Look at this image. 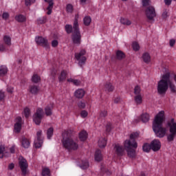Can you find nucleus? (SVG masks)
I'll list each match as a JSON object with an SVG mask.
<instances>
[{"mask_svg": "<svg viewBox=\"0 0 176 176\" xmlns=\"http://www.w3.org/2000/svg\"><path fill=\"white\" fill-rule=\"evenodd\" d=\"M85 54H86V51L85 50H82L79 52L75 54V58L78 61V65L80 67H82V65H85V63H86L87 59Z\"/></svg>", "mask_w": 176, "mask_h": 176, "instance_id": "9", "label": "nucleus"}, {"mask_svg": "<svg viewBox=\"0 0 176 176\" xmlns=\"http://www.w3.org/2000/svg\"><path fill=\"white\" fill-rule=\"evenodd\" d=\"M52 109H53V104H50L45 108V112L47 116H50V115H52Z\"/></svg>", "mask_w": 176, "mask_h": 176, "instance_id": "30", "label": "nucleus"}, {"mask_svg": "<svg viewBox=\"0 0 176 176\" xmlns=\"http://www.w3.org/2000/svg\"><path fill=\"white\" fill-rule=\"evenodd\" d=\"M134 101L136 105H141V104H142V96L141 95L135 96Z\"/></svg>", "mask_w": 176, "mask_h": 176, "instance_id": "28", "label": "nucleus"}, {"mask_svg": "<svg viewBox=\"0 0 176 176\" xmlns=\"http://www.w3.org/2000/svg\"><path fill=\"white\" fill-rule=\"evenodd\" d=\"M67 74H68V72L65 70L62 71L58 76L59 81L64 82L67 79Z\"/></svg>", "mask_w": 176, "mask_h": 176, "instance_id": "27", "label": "nucleus"}, {"mask_svg": "<svg viewBox=\"0 0 176 176\" xmlns=\"http://www.w3.org/2000/svg\"><path fill=\"white\" fill-rule=\"evenodd\" d=\"M19 166L21 167L22 174L25 175L27 174V168L28 167V164H27V160L23 157H19Z\"/></svg>", "mask_w": 176, "mask_h": 176, "instance_id": "11", "label": "nucleus"}, {"mask_svg": "<svg viewBox=\"0 0 176 176\" xmlns=\"http://www.w3.org/2000/svg\"><path fill=\"white\" fill-rule=\"evenodd\" d=\"M15 20L18 23H25V21H27V18L23 14H18L15 16Z\"/></svg>", "mask_w": 176, "mask_h": 176, "instance_id": "21", "label": "nucleus"}, {"mask_svg": "<svg viewBox=\"0 0 176 176\" xmlns=\"http://www.w3.org/2000/svg\"><path fill=\"white\" fill-rule=\"evenodd\" d=\"M29 91L32 94H38L39 92V88L36 85H31L29 88Z\"/></svg>", "mask_w": 176, "mask_h": 176, "instance_id": "24", "label": "nucleus"}, {"mask_svg": "<svg viewBox=\"0 0 176 176\" xmlns=\"http://www.w3.org/2000/svg\"><path fill=\"white\" fill-rule=\"evenodd\" d=\"M162 147V144L160 143V141L157 140H154L151 143V148L154 152H157Z\"/></svg>", "mask_w": 176, "mask_h": 176, "instance_id": "13", "label": "nucleus"}, {"mask_svg": "<svg viewBox=\"0 0 176 176\" xmlns=\"http://www.w3.org/2000/svg\"><path fill=\"white\" fill-rule=\"evenodd\" d=\"M14 90V88H13V87H7V91H8V93H10V94H12V93H13Z\"/></svg>", "mask_w": 176, "mask_h": 176, "instance_id": "57", "label": "nucleus"}, {"mask_svg": "<svg viewBox=\"0 0 176 176\" xmlns=\"http://www.w3.org/2000/svg\"><path fill=\"white\" fill-rule=\"evenodd\" d=\"M21 124H23L21 117H17L16 119V123L14 126V131H16V133H20L21 130Z\"/></svg>", "mask_w": 176, "mask_h": 176, "instance_id": "14", "label": "nucleus"}, {"mask_svg": "<svg viewBox=\"0 0 176 176\" xmlns=\"http://www.w3.org/2000/svg\"><path fill=\"white\" fill-rule=\"evenodd\" d=\"M67 82H69V83H74L75 86H80V83H82L80 80L74 78H68Z\"/></svg>", "mask_w": 176, "mask_h": 176, "instance_id": "35", "label": "nucleus"}, {"mask_svg": "<svg viewBox=\"0 0 176 176\" xmlns=\"http://www.w3.org/2000/svg\"><path fill=\"white\" fill-rule=\"evenodd\" d=\"M66 12L67 13L72 14V13H74V6L71 3L66 5Z\"/></svg>", "mask_w": 176, "mask_h": 176, "instance_id": "37", "label": "nucleus"}, {"mask_svg": "<svg viewBox=\"0 0 176 176\" xmlns=\"http://www.w3.org/2000/svg\"><path fill=\"white\" fill-rule=\"evenodd\" d=\"M2 17L4 20H8V19H9V13L8 12H3Z\"/></svg>", "mask_w": 176, "mask_h": 176, "instance_id": "55", "label": "nucleus"}, {"mask_svg": "<svg viewBox=\"0 0 176 176\" xmlns=\"http://www.w3.org/2000/svg\"><path fill=\"white\" fill-rule=\"evenodd\" d=\"M36 43L37 45H40L43 47H49V42H47V39L42 37V36H36L35 38Z\"/></svg>", "mask_w": 176, "mask_h": 176, "instance_id": "12", "label": "nucleus"}, {"mask_svg": "<svg viewBox=\"0 0 176 176\" xmlns=\"http://www.w3.org/2000/svg\"><path fill=\"white\" fill-rule=\"evenodd\" d=\"M168 83H170V73H166L162 76V78L158 81L157 91L160 96H164L168 90Z\"/></svg>", "mask_w": 176, "mask_h": 176, "instance_id": "4", "label": "nucleus"}, {"mask_svg": "<svg viewBox=\"0 0 176 176\" xmlns=\"http://www.w3.org/2000/svg\"><path fill=\"white\" fill-rule=\"evenodd\" d=\"M132 48L134 52H138L140 49V44L137 41L133 42L132 43Z\"/></svg>", "mask_w": 176, "mask_h": 176, "instance_id": "38", "label": "nucleus"}, {"mask_svg": "<svg viewBox=\"0 0 176 176\" xmlns=\"http://www.w3.org/2000/svg\"><path fill=\"white\" fill-rule=\"evenodd\" d=\"M145 14L150 23H155V17H156L155 7L152 6H148L145 10Z\"/></svg>", "mask_w": 176, "mask_h": 176, "instance_id": "7", "label": "nucleus"}, {"mask_svg": "<svg viewBox=\"0 0 176 176\" xmlns=\"http://www.w3.org/2000/svg\"><path fill=\"white\" fill-rule=\"evenodd\" d=\"M3 42L7 46H12V37L8 35L3 36Z\"/></svg>", "mask_w": 176, "mask_h": 176, "instance_id": "25", "label": "nucleus"}, {"mask_svg": "<svg viewBox=\"0 0 176 176\" xmlns=\"http://www.w3.org/2000/svg\"><path fill=\"white\" fill-rule=\"evenodd\" d=\"M114 102L115 104H119V102H120V97L116 98L114 100Z\"/></svg>", "mask_w": 176, "mask_h": 176, "instance_id": "60", "label": "nucleus"}, {"mask_svg": "<svg viewBox=\"0 0 176 176\" xmlns=\"http://www.w3.org/2000/svg\"><path fill=\"white\" fill-rule=\"evenodd\" d=\"M95 160L96 162H101L102 160V154H101L100 150H96L95 152Z\"/></svg>", "mask_w": 176, "mask_h": 176, "instance_id": "23", "label": "nucleus"}, {"mask_svg": "<svg viewBox=\"0 0 176 176\" xmlns=\"http://www.w3.org/2000/svg\"><path fill=\"white\" fill-rule=\"evenodd\" d=\"M142 149H143L144 152H149V151H151V149H152V147H151V144H144Z\"/></svg>", "mask_w": 176, "mask_h": 176, "instance_id": "44", "label": "nucleus"}, {"mask_svg": "<svg viewBox=\"0 0 176 176\" xmlns=\"http://www.w3.org/2000/svg\"><path fill=\"white\" fill-rule=\"evenodd\" d=\"M83 23L85 25L88 26L90 25V23H91V18L90 16H85L83 19Z\"/></svg>", "mask_w": 176, "mask_h": 176, "instance_id": "40", "label": "nucleus"}, {"mask_svg": "<svg viewBox=\"0 0 176 176\" xmlns=\"http://www.w3.org/2000/svg\"><path fill=\"white\" fill-rule=\"evenodd\" d=\"M43 176H50V170L47 168H43L42 171Z\"/></svg>", "mask_w": 176, "mask_h": 176, "instance_id": "46", "label": "nucleus"}, {"mask_svg": "<svg viewBox=\"0 0 176 176\" xmlns=\"http://www.w3.org/2000/svg\"><path fill=\"white\" fill-rule=\"evenodd\" d=\"M25 118H29L30 115V109L25 108L23 111Z\"/></svg>", "mask_w": 176, "mask_h": 176, "instance_id": "50", "label": "nucleus"}, {"mask_svg": "<svg viewBox=\"0 0 176 176\" xmlns=\"http://www.w3.org/2000/svg\"><path fill=\"white\" fill-rule=\"evenodd\" d=\"M174 45H175V40L171 39L170 41V46L173 47V46H174Z\"/></svg>", "mask_w": 176, "mask_h": 176, "instance_id": "61", "label": "nucleus"}, {"mask_svg": "<svg viewBox=\"0 0 176 176\" xmlns=\"http://www.w3.org/2000/svg\"><path fill=\"white\" fill-rule=\"evenodd\" d=\"M5 49V45L0 44V52H3Z\"/></svg>", "mask_w": 176, "mask_h": 176, "instance_id": "62", "label": "nucleus"}, {"mask_svg": "<svg viewBox=\"0 0 176 176\" xmlns=\"http://www.w3.org/2000/svg\"><path fill=\"white\" fill-rule=\"evenodd\" d=\"M56 74H57V71L56 70V69H52L51 70V75H52V76H54V75H56Z\"/></svg>", "mask_w": 176, "mask_h": 176, "instance_id": "59", "label": "nucleus"}, {"mask_svg": "<svg viewBox=\"0 0 176 176\" xmlns=\"http://www.w3.org/2000/svg\"><path fill=\"white\" fill-rule=\"evenodd\" d=\"M65 31L67 34H71V32H72V34H74V28H72V25H65Z\"/></svg>", "mask_w": 176, "mask_h": 176, "instance_id": "42", "label": "nucleus"}, {"mask_svg": "<svg viewBox=\"0 0 176 176\" xmlns=\"http://www.w3.org/2000/svg\"><path fill=\"white\" fill-rule=\"evenodd\" d=\"M85 94H86V92L83 89H78L74 92V96L76 97V98H78V99H80L82 97H85Z\"/></svg>", "mask_w": 176, "mask_h": 176, "instance_id": "16", "label": "nucleus"}, {"mask_svg": "<svg viewBox=\"0 0 176 176\" xmlns=\"http://www.w3.org/2000/svg\"><path fill=\"white\" fill-rule=\"evenodd\" d=\"M107 115H108V112L105 110L101 111L100 113V116H101V118H105V116H107Z\"/></svg>", "mask_w": 176, "mask_h": 176, "instance_id": "53", "label": "nucleus"}, {"mask_svg": "<svg viewBox=\"0 0 176 176\" xmlns=\"http://www.w3.org/2000/svg\"><path fill=\"white\" fill-rule=\"evenodd\" d=\"M99 148H105L107 146V139L104 138H100L98 142Z\"/></svg>", "mask_w": 176, "mask_h": 176, "instance_id": "20", "label": "nucleus"}, {"mask_svg": "<svg viewBox=\"0 0 176 176\" xmlns=\"http://www.w3.org/2000/svg\"><path fill=\"white\" fill-rule=\"evenodd\" d=\"M43 115V109L38 108L36 111V113L33 116V121L34 122L35 124H36L37 126H39V124H41V122H42Z\"/></svg>", "mask_w": 176, "mask_h": 176, "instance_id": "8", "label": "nucleus"}, {"mask_svg": "<svg viewBox=\"0 0 176 176\" xmlns=\"http://www.w3.org/2000/svg\"><path fill=\"white\" fill-rule=\"evenodd\" d=\"M62 144L65 149H67L68 151H76V149L79 148L78 142L74 140V139L71 138L67 131H65L63 133Z\"/></svg>", "mask_w": 176, "mask_h": 176, "instance_id": "3", "label": "nucleus"}, {"mask_svg": "<svg viewBox=\"0 0 176 176\" xmlns=\"http://www.w3.org/2000/svg\"><path fill=\"white\" fill-rule=\"evenodd\" d=\"M80 168L82 170H86V168H89V162L87 160L82 161V164L80 165Z\"/></svg>", "mask_w": 176, "mask_h": 176, "instance_id": "41", "label": "nucleus"}, {"mask_svg": "<svg viewBox=\"0 0 176 176\" xmlns=\"http://www.w3.org/2000/svg\"><path fill=\"white\" fill-rule=\"evenodd\" d=\"M79 14H76L74 16V21L73 24V35L72 41L74 45L79 46L82 42V36L80 35V31H79Z\"/></svg>", "mask_w": 176, "mask_h": 176, "instance_id": "5", "label": "nucleus"}, {"mask_svg": "<svg viewBox=\"0 0 176 176\" xmlns=\"http://www.w3.org/2000/svg\"><path fill=\"white\" fill-rule=\"evenodd\" d=\"M10 151L11 152V153H14V146H13L12 147H11L10 148Z\"/></svg>", "mask_w": 176, "mask_h": 176, "instance_id": "64", "label": "nucleus"}, {"mask_svg": "<svg viewBox=\"0 0 176 176\" xmlns=\"http://www.w3.org/2000/svg\"><path fill=\"white\" fill-rule=\"evenodd\" d=\"M138 133H133L130 135V139L124 141V146L127 152L129 157L134 159L135 157V150L138 145L135 142V138H138Z\"/></svg>", "mask_w": 176, "mask_h": 176, "instance_id": "2", "label": "nucleus"}, {"mask_svg": "<svg viewBox=\"0 0 176 176\" xmlns=\"http://www.w3.org/2000/svg\"><path fill=\"white\" fill-rule=\"evenodd\" d=\"M30 140H28V139H27L25 138H23V139H22V146L23 148H30Z\"/></svg>", "mask_w": 176, "mask_h": 176, "instance_id": "33", "label": "nucleus"}, {"mask_svg": "<svg viewBox=\"0 0 176 176\" xmlns=\"http://www.w3.org/2000/svg\"><path fill=\"white\" fill-rule=\"evenodd\" d=\"M53 131L54 129L53 128H50L48 129L47 131V137L48 138V140H50L52 138V137H53Z\"/></svg>", "mask_w": 176, "mask_h": 176, "instance_id": "43", "label": "nucleus"}, {"mask_svg": "<svg viewBox=\"0 0 176 176\" xmlns=\"http://www.w3.org/2000/svg\"><path fill=\"white\" fill-rule=\"evenodd\" d=\"M52 47H56V46H58V41H57V40L52 41Z\"/></svg>", "mask_w": 176, "mask_h": 176, "instance_id": "54", "label": "nucleus"}, {"mask_svg": "<svg viewBox=\"0 0 176 176\" xmlns=\"http://www.w3.org/2000/svg\"><path fill=\"white\" fill-rule=\"evenodd\" d=\"M43 144V138H42V130H38L36 133V139L34 140L35 148H41Z\"/></svg>", "mask_w": 176, "mask_h": 176, "instance_id": "10", "label": "nucleus"}, {"mask_svg": "<svg viewBox=\"0 0 176 176\" xmlns=\"http://www.w3.org/2000/svg\"><path fill=\"white\" fill-rule=\"evenodd\" d=\"M87 115H89V113H87L86 110H83L80 113V116L81 118H87Z\"/></svg>", "mask_w": 176, "mask_h": 176, "instance_id": "51", "label": "nucleus"}, {"mask_svg": "<svg viewBox=\"0 0 176 176\" xmlns=\"http://www.w3.org/2000/svg\"><path fill=\"white\" fill-rule=\"evenodd\" d=\"M124 57H126V55L124 54V53H123V52L117 51V52H116L117 60H123V58H124Z\"/></svg>", "mask_w": 176, "mask_h": 176, "instance_id": "34", "label": "nucleus"}, {"mask_svg": "<svg viewBox=\"0 0 176 176\" xmlns=\"http://www.w3.org/2000/svg\"><path fill=\"white\" fill-rule=\"evenodd\" d=\"M8 74V67L6 65L0 67V76H5Z\"/></svg>", "mask_w": 176, "mask_h": 176, "instance_id": "31", "label": "nucleus"}, {"mask_svg": "<svg viewBox=\"0 0 176 176\" xmlns=\"http://www.w3.org/2000/svg\"><path fill=\"white\" fill-rule=\"evenodd\" d=\"M79 138L80 141H86V140L87 139V132H86L85 131H82L79 133Z\"/></svg>", "mask_w": 176, "mask_h": 176, "instance_id": "32", "label": "nucleus"}, {"mask_svg": "<svg viewBox=\"0 0 176 176\" xmlns=\"http://www.w3.org/2000/svg\"><path fill=\"white\" fill-rule=\"evenodd\" d=\"M104 89L106 91H113L114 87L112 86L111 82H106L104 85Z\"/></svg>", "mask_w": 176, "mask_h": 176, "instance_id": "36", "label": "nucleus"}, {"mask_svg": "<svg viewBox=\"0 0 176 176\" xmlns=\"http://www.w3.org/2000/svg\"><path fill=\"white\" fill-rule=\"evenodd\" d=\"M164 119V111H161L155 116L153 122V130L158 138H163L167 134V129L163 127Z\"/></svg>", "mask_w": 176, "mask_h": 176, "instance_id": "1", "label": "nucleus"}, {"mask_svg": "<svg viewBox=\"0 0 176 176\" xmlns=\"http://www.w3.org/2000/svg\"><path fill=\"white\" fill-rule=\"evenodd\" d=\"M5 98V92L0 91V101H2Z\"/></svg>", "mask_w": 176, "mask_h": 176, "instance_id": "58", "label": "nucleus"}, {"mask_svg": "<svg viewBox=\"0 0 176 176\" xmlns=\"http://www.w3.org/2000/svg\"><path fill=\"white\" fill-rule=\"evenodd\" d=\"M32 81L34 83H38V82H41V77L38 76V74H34L32 77Z\"/></svg>", "mask_w": 176, "mask_h": 176, "instance_id": "39", "label": "nucleus"}, {"mask_svg": "<svg viewBox=\"0 0 176 176\" xmlns=\"http://www.w3.org/2000/svg\"><path fill=\"white\" fill-rule=\"evenodd\" d=\"M120 23L123 24V25H131V21L127 18H120Z\"/></svg>", "mask_w": 176, "mask_h": 176, "instance_id": "29", "label": "nucleus"}, {"mask_svg": "<svg viewBox=\"0 0 176 176\" xmlns=\"http://www.w3.org/2000/svg\"><path fill=\"white\" fill-rule=\"evenodd\" d=\"M142 58L144 61V63H146V64H149L151 63V55H149V53L145 52L142 54Z\"/></svg>", "mask_w": 176, "mask_h": 176, "instance_id": "19", "label": "nucleus"}, {"mask_svg": "<svg viewBox=\"0 0 176 176\" xmlns=\"http://www.w3.org/2000/svg\"><path fill=\"white\" fill-rule=\"evenodd\" d=\"M167 127L169 128V135L167 136V140L169 142L174 141V138L176 137V122L174 118H172L167 122Z\"/></svg>", "mask_w": 176, "mask_h": 176, "instance_id": "6", "label": "nucleus"}, {"mask_svg": "<svg viewBox=\"0 0 176 176\" xmlns=\"http://www.w3.org/2000/svg\"><path fill=\"white\" fill-rule=\"evenodd\" d=\"M78 106L80 108L83 109L86 107V103H85V102H78Z\"/></svg>", "mask_w": 176, "mask_h": 176, "instance_id": "52", "label": "nucleus"}, {"mask_svg": "<svg viewBox=\"0 0 176 176\" xmlns=\"http://www.w3.org/2000/svg\"><path fill=\"white\" fill-rule=\"evenodd\" d=\"M168 11H167V10H166L165 11L163 12L162 17L164 20H166V19H167L168 17Z\"/></svg>", "mask_w": 176, "mask_h": 176, "instance_id": "48", "label": "nucleus"}, {"mask_svg": "<svg viewBox=\"0 0 176 176\" xmlns=\"http://www.w3.org/2000/svg\"><path fill=\"white\" fill-rule=\"evenodd\" d=\"M168 89L170 93H172V94H176L175 85H174V83L171 82V80H170V78H169V83H168Z\"/></svg>", "mask_w": 176, "mask_h": 176, "instance_id": "22", "label": "nucleus"}, {"mask_svg": "<svg viewBox=\"0 0 176 176\" xmlns=\"http://www.w3.org/2000/svg\"><path fill=\"white\" fill-rule=\"evenodd\" d=\"M8 168H9L10 170H13V168H14V164H10V165L8 166Z\"/></svg>", "mask_w": 176, "mask_h": 176, "instance_id": "63", "label": "nucleus"}, {"mask_svg": "<svg viewBox=\"0 0 176 176\" xmlns=\"http://www.w3.org/2000/svg\"><path fill=\"white\" fill-rule=\"evenodd\" d=\"M114 149L118 156H123V155L124 154V148H123V146L116 144L114 147Z\"/></svg>", "mask_w": 176, "mask_h": 176, "instance_id": "15", "label": "nucleus"}, {"mask_svg": "<svg viewBox=\"0 0 176 176\" xmlns=\"http://www.w3.org/2000/svg\"><path fill=\"white\" fill-rule=\"evenodd\" d=\"M9 156V153L6 151V148H5V146H0V158L2 159L3 157Z\"/></svg>", "mask_w": 176, "mask_h": 176, "instance_id": "18", "label": "nucleus"}, {"mask_svg": "<svg viewBox=\"0 0 176 176\" xmlns=\"http://www.w3.org/2000/svg\"><path fill=\"white\" fill-rule=\"evenodd\" d=\"M142 2L143 6H148L149 5V0H142Z\"/></svg>", "mask_w": 176, "mask_h": 176, "instance_id": "56", "label": "nucleus"}, {"mask_svg": "<svg viewBox=\"0 0 176 176\" xmlns=\"http://www.w3.org/2000/svg\"><path fill=\"white\" fill-rule=\"evenodd\" d=\"M140 93H141V87L137 85L135 87L134 94H135V96H138L140 95Z\"/></svg>", "mask_w": 176, "mask_h": 176, "instance_id": "47", "label": "nucleus"}, {"mask_svg": "<svg viewBox=\"0 0 176 176\" xmlns=\"http://www.w3.org/2000/svg\"><path fill=\"white\" fill-rule=\"evenodd\" d=\"M149 115L147 113H142L140 116V119L143 123H148L149 122Z\"/></svg>", "mask_w": 176, "mask_h": 176, "instance_id": "26", "label": "nucleus"}, {"mask_svg": "<svg viewBox=\"0 0 176 176\" xmlns=\"http://www.w3.org/2000/svg\"><path fill=\"white\" fill-rule=\"evenodd\" d=\"M46 20H47V18H46V16H43L37 19V23L38 24H45Z\"/></svg>", "mask_w": 176, "mask_h": 176, "instance_id": "45", "label": "nucleus"}, {"mask_svg": "<svg viewBox=\"0 0 176 176\" xmlns=\"http://www.w3.org/2000/svg\"><path fill=\"white\" fill-rule=\"evenodd\" d=\"M34 2H35V0H25V5L26 6H31Z\"/></svg>", "mask_w": 176, "mask_h": 176, "instance_id": "49", "label": "nucleus"}, {"mask_svg": "<svg viewBox=\"0 0 176 176\" xmlns=\"http://www.w3.org/2000/svg\"><path fill=\"white\" fill-rule=\"evenodd\" d=\"M44 2H47V3H48L47 14H52L53 6H54V1L53 0H44Z\"/></svg>", "mask_w": 176, "mask_h": 176, "instance_id": "17", "label": "nucleus"}]
</instances>
